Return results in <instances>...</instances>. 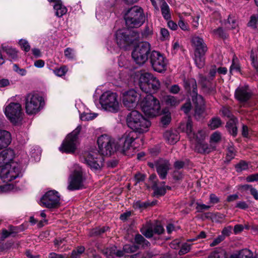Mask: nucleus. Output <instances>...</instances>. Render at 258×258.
I'll use <instances>...</instances> for the list:
<instances>
[{
    "label": "nucleus",
    "instance_id": "nucleus-1",
    "mask_svg": "<svg viewBox=\"0 0 258 258\" xmlns=\"http://www.w3.org/2000/svg\"><path fill=\"white\" fill-rule=\"evenodd\" d=\"M99 151L92 149L84 155L85 163L94 171L100 170L103 164V156H110L116 151V143L107 135L100 136L97 140Z\"/></svg>",
    "mask_w": 258,
    "mask_h": 258
},
{
    "label": "nucleus",
    "instance_id": "nucleus-51",
    "mask_svg": "<svg viewBox=\"0 0 258 258\" xmlns=\"http://www.w3.org/2000/svg\"><path fill=\"white\" fill-rule=\"evenodd\" d=\"M209 258H228L224 252L215 251L210 253Z\"/></svg>",
    "mask_w": 258,
    "mask_h": 258
},
{
    "label": "nucleus",
    "instance_id": "nucleus-4",
    "mask_svg": "<svg viewBox=\"0 0 258 258\" xmlns=\"http://www.w3.org/2000/svg\"><path fill=\"white\" fill-rule=\"evenodd\" d=\"M139 106L143 112L150 117H155L160 114L161 106L159 101L151 94H146L140 100Z\"/></svg>",
    "mask_w": 258,
    "mask_h": 258
},
{
    "label": "nucleus",
    "instance_id": "nucleus-3",
    "mask_svg": "<svg viewBox=\"0 0 258 258\" xmlns=\"http://www.w3.org/2000/svg\"><path fill=\"white\" fill-rule=\"evenodd\" d=\"M126 121L127 126L133 130V132L140 134L148 132L151 124L149 119L135 110L127 114Z\"/></svg>",
    "mask_w": 258,
    "mask_h": 258
},
{
    "label": "nucleus",
    "instance_id": "nucleus-27",
    "mask_svg": "<svg viewBox=\"0 0 258 258\" xmlns=\"http://www.w3.org/2000/svg\"><path fill=\"white\" fill-rule=\"evenodd\" d=\"M55 15L58 17H61L67 12V8L62 4L61 0H57L56 3L53 5Z\"/></svg>",
    "mask_w": 258,
    "mask_h": 258
},
{
    "label": "nucleus",
    "instance_id": "nucleus-12",
    "mask_svg": "<svg viewBox=\"0 0 258 258\" xmlns=\"http://www.w3.org/2000/svg\"><path fill=\"white\" fill-rule=\"evenodd\" d=\"M151 45L149 42L139 43L132 51V57L137 64L142 65L148 60Z\"/></svg>",
    "mask_w": 258,
    "mask_h": 258
},
{
    "label": "nucleus",
    "instance_id": "nucleus-56",
    "mask_svg": "<svg viewBox=\"0 0 258 258\" xmlns=\"http://www.w3.org/2000/svg\"><path fill=\"white\" fill-rule=\"evenodd\" d=\"M196 204V209L198 212H202L204 210H209L211 207L210 205H206L199 203H197Z\"/></svg>",
    "mask_w": 258,
    "mask_h": 258
},
{
    "label": "nucleus",
    "instance_id": "nucleus-15",
    "mask_svg": "<svg viewBox=\"0 0 258 258\" xmlns=\"http://www.w3.org/2000/svg\"><path fill=\"white\" fill-rule=\"evenodd\" d=\"M189 85L192 86V99L195 105V116L197 119H201L204 113L205 102L203 97L198 94L197 83L195 80L190 81Z\"/></svg>",
    "mask_w": 258,
    "mask_h": 258
},
{
    "label": "nucleus",
    "instance_id": "nucleus-7",
    "mask_svg": "<svg viewBox=\"0 0 258 258\" xmlns=\"http://www.w3.org/2000/svg\"><path fill=\"white\" fill-rule=\"evenodd\" d=\"M44 105L43 97L37 93H30L25 97L26 112L29 115L37 113L43 108Z\"/></svg>",
    "mask_w": 258,
    "mask_h": 258
},
{
    "label": "nucleus",
    "instance_id": "nucleus-39",
    "mask_svg": "<svg viewBox=\"0 0 258 258\" xmlns=\"http://www.w3.org/2000/svg\"><path fill=\"white\" fill-rule=\"evenodd\" d=\"M256 51L252 50L250 54L251 63L253 68L258 73V57L256 56Z\"/></svg>",
    "mask_w": 258,
    "mask_h": 258
},
{
    "label": "nucleus",
    "instance_id": "nucleus-53",
    "mask_svg": "<svg viewBox=\"0 0 258 258\" xmlns=\"http://www.w3.org/2000/svg\"><path fill=\"white\" fill-rule=\"evenodd\" d=\"M13 69L15 72L22 76H25L27 74V71L25 69L20 68L17 64H13Z\"/></svg>",
    "mask_w": 258,
    "mask_h": 258
},
{
    "label": "nucleus",
    "instance_id": "nucleus-8",
    "mask_svg": "<svg viewBox=\"0 0 258 258\" xmlns=\"http://www.w3.org/2000/svg\"><path fill=\"white\" fill-rule=\"evenodd\" d=\"M100 103L104 110L112 113L118 112L121 107L117 94L110 91L104 92L102 94L100 98Z\"/></svg>",
    "mask_w": 258,
    "mask_h": 258
},
{
    "label": "nucleus",
    "instance_id": "nucleus-17",
    "mask_svg": "<svg viewBox=\"0 0 258 258\" xmlns=\"http://www.w3.org/2000/svg\"><path fill=\"white\" fill-rule=\"evenodd\" d=\"M58 192L55 190L47 191L41 198L40 205L48 209L58 208L60 205Z\"/></svg>",
    "mask_w": 258,
    "mask_h": 258
},
{
    "label": "nucleus",
    "instance_id": "nucleus-50",
    "mask_svg": "<svg viewBox=\"0 0 258 258\" xmlns=\"http://www.w3.org/2000/svg\"><path fill=\"white\" fill-rule=\"evenodd\" d=\"M235 150L233 147H230L228 149L227 153L226 154V160L228 162L231 161L232 159H233L235 157Z\"/></svg>",
    "mask_w": 258,
    "mask_h": 258
},
{
    "label": "nucleus",
    "instance_id": "nucleus-62",
    "mask_svg": "<svg viewBox=\"0 0 258 258\" xmlns=\"http://www.w3.org/2000/svg\"><path fill=\"white\" fill-rule=\"evenodd\" d=\"M181 241L179 239H175L173 240L170 244V246L173 249H177L180 247Z\"/></svg>",
    "mask_w": 258,
    "mask_h": 258
},
{
    "label": "nucleus",
    "instance_id": "nucleus-35",
    "mask_svg": "<svg viewBox=\"0 0 258 258\" xmlns=\"http://www.w3.org/2000/svg\"><path fill=\"white\" fill-rule=\"evenodd\" d=\"M2 49L7 53L10 60H15L17 58L18 52L16 49L2 46Z\"/></svg>",
    "mask_w": 258,
    "mask_h": 258
},
{
    "label": "nucleus",
    "instance_id": "nucleus-52",
    "mask_svg": "<svg viewBox=\"0 0 258 258\" xmlns=\"http://www.w3.org/2000/svg\"><path fill=\"white\" fill-rule=\"evenodd\" d=\"M153 34V30L152 27L148 26H146L142 33L143 38H147Z\"/></svg>",
    "mask_w": 258,
    "mask_h": 258
},
{
    "label": "nucleus",
    "instance_id": "nucleus-64",
    "mask_svg": "<svg viewBox=\"0 0 258 258\" xmlns=\"http://www.w3.org/2000/svg\"><path fill=\"white\" fill-rule=\"evenodd\" d=\"M48 258H68L66 254H57L55 252H51L49 254Z\"/></svg>",
    "mask_w": 258,
    "mask_h": 258
},
{
    "label": "nucleus",
    "instance_id": "nucleus-6",
    "mask_svg": "<svg viewBox=\"0 0 258 258\" xmlns=\"http://www.w3.org/2000/svg\"><path fill=\"white\" fill-rule=\"evenodd\" d=\"M191 44L195 50V62L199 68L201 69L205 65V56L208 47L203 39L197 36L192 38Z\"/></svg>",
    "mask_w": 258,
    "mask_h": 258
},
{
    "label": "nucleus",
    "instance_id": "nucleus-60",
    "mask_svg": "<svg viewBox=\"0 0 258 258\" xmlns=\"http://www.w3.org/2000/svg\"><path fill=\"white\" fill-rule=\"evenodd\" d=\"M191 105L190 101L185 103L181 107V110L186 114H187L191 110Z\"/></svg>",
    "mask_w": 258,
    "mask_h": 258
},
{
    "label": "nucleus",
    "instance_id": "nucleus-29",
    "mask_svg": "<svg viewBox=\"0 0 258 258\" xmlns=\"http://www.w3.org/2000/svg\"><path fill=\"white\" fill-rule=\"evenodd\" d=\"M116 247L114 246H111L110 248H107L104 251V253L108 258H111V257H113L114 255H115L117 257L122 256L124 252L123 250H118L116 251Z\"/></svg>",
    "mask_w": 258,
    "mask_h": 258
},
{
    "label": "nucleus",
    "instance_id": "nucleus-16",
    "mask_svg": "<svg viewBox=\"0 0 258 258\" xmlns=\"http://www.w3.org/2000/svg\"><path fill=\"white\" fill-rule=\"evenodd\" d=\"M4 112L7 118L13 124L17 123L21 120L22 107L18 102L6 104Z\"/></svg>",
    "mask_w": 258,
    "mask_h": 258
},
{
    "label": "nucleus",
    "instance_id": "nucleus-61",
    "mask_svg": "<svg viewBox=\"0 0 258 258\" xmlns=\"http://www.w3.org/2000/svg\"><path fill=\"white\" fill-rule=\"evenodd\" d=\"M246 180L248 182L258 181V173L250 174L246 177Z\"/></svg>",
    "mask_w": 258,
    "mask_h": 258
},
{
    "label": "nucleus",
    "instance_id": "nucleus-22",
    "mask_svg": "<svg viewBox=\"0 0 258 258\" xmlns=\"http://www.w3.org/2000/svg\"><path fill=\"white\" fill-rule=\"evenodd\" d=\"M15 154L13 150L10 148L4 150L0 153V168L3 169L10 166L14 163L13 160Z\"/></svg>",
    "mask_w": 258,
    "mask_h": 258
},
{
    "label": "nucleus",
    "instance_id": "nucleus-34",
    "mask_svg": "<svg viewBox=\"0 0 258 258\" xmlns=\"http://www.w3.org/2000/svg\"><path fill=\"white\" fill-rule=\"evenodd\" d=\"M161 10L164 18L168 20L171 18L169 7L164 0H161Z\"/></svg>",
    "mask_w": 258,
    "mask_h": 258
},
{
    "label": "nucleus",
    "instance_id": "nucleus-43",
    "mask_svg": "<svg viewBox=\"0 0 258 258\" xmlns=\"http://www.w3.org/2000/svg\"><path fill=\"white\" fill-rule=\"evenodd\" d=\"M108 229V227H102L96 228L93 229L92 230V231L90 233V235L91 236H99V235H101L102 233H104Z\"/></svg>",
    "mask_w": 258,
    "mask_h": 258
},
{
    "label": "nucleus",
    "instance_id": "nucleus-33",
    "mask_svg": "<svg viewBox=\"0 0 258 258\" xmlns=\"http://www.w3.org/2000/svg\"><path fill=\"white\" fill-rule=\"evenodd\" d=\"M141 231L142 233L147 238H150L153 236L154 232L152 227V224L148 223L143 226Z\"/></svg>",
    "mask_w": 258,
    "mask_h": 258
},
{
    "label": "nucleus",
    "instance_id": "nucleus-2",
    "mask_svg": "<svg viewBox=\"0 0 258 258\" xmlns=\"http://www.w3.org/2000/svg\"><path fill=\"white\" fill-rule=\"evenodd\" d=\"M22 176L21 165L13 163L10 166L3 168L0 171V194L10 191L14 189V185L9 182Z\"/></svg>",
    "mask_w": 258,
    "mask_h": 258
},
{
    "label": "nucleus",
    "instance_id": "nucleus-49",
    "mask_svg": "<svg viewBox=\"0 0 258 258\" xmlns=\"http://www.w3.org/2000/svg\"><path fill=\"white\" fill-rule=\"evenodd\" d=\"M67 71L68 69L67 67L64 66L53 70L54 73L58 77H62L64 76Z\"/></svg>",
    "mask_w": 258,
    "mask_h": 258
},
{
    "label": "nucleus",
    "instance_id": "nucleus-31",
    "mask_svg": "<svg viewBox=\"0 0 258 258\" xmlns=\"http://www.w3.org/2000/svg\"><path fill=\"white\" fill-rule=\"evenodd\" d=\"M165 104L170 106H176L180 103V100L175 96L166 95L163 97Z\"/></svg>",
    "mask_w": 258,
    "mask_h": 258
},
{
    "label": "nucleus",
    "instance_id": "nucleus-55",
    "mask_svg": "<svg viewBox=\"0 0 258 258\" xmlns=\"http://www.w3.org/2000/svg\"><path fill=\"white\" fill-rule=\"evenodd\" d=\"M209 200H210L209 202V204H211V206H212L213 205H214L216 204L219 203V202H220V200H219V198L214 194H210V197H209Z\"/></svg>",
    "mask_w": 258,
    "mask_h": 258
},
{
    "label": "nucleus",
    "instance_id": "nucleus-48",
    "mask_svg": "<svg viewBox=\"0 0 258 258\" xmlns=\"http://www.w3.org/2000/svg\"><path fill=\"white\" fill-rule=\"evenodd\" d=\"M19 44L21 48L25 52H28L30 50V45L27 40L21 39L19 40Z\"/></svg>",
    "mask_w": 258,
    "mask_h": 258
},
{
    "label": "nucleus",
    "instance_id": "nucleus-20",
    "mask_svg": "<svg viewBox=\"0 0 258 258\" xmlns=\"http://www.w3.org/2000/svg\"><path fill=\"white\" fill-rule=\"evenodd\" d=\"M180 130L186 133L189 139L194 142L195 144L198 142V138L200 139V133L202 132L204 135V140H205L206 134L204 130H199L197 133H195L192 130V122L190 118H188L187 122L184 123H181L179 126Z\"/></svg>",
    "mask_w": 258,
    "mask_h": 258
},
{
    "label": "nucleus",
    "instance_id": "nucleus-21",
    "mask_svg": "<svg viewBox=\"0 0 258 258\" xmlns=\"http://www.w3.org/2000/svg\"><path fill=\"white\" fill-rule=\"evenodd\" d=\"M234 96L240 103H245L251 98L252 92L248 86H239L235 90Z\"/></svg>",
    "mask_w": 258,
    "mask_h": 258
},
{
    "label": "nucleus",
    "instance_id": "nucleus-9",
    "mask_svg": "<svg viewBox=\"0 0 258 258\" xmlns=\"http://www.w3.org/2000/svg\"><path fill=\"white\" fill-rule=\"evenodd\" d=\"M85 180L82 168L78 165H75L68 178V189L75 190L83 188Z\"/></svg>",
    "mask_w": 258,
    "mask_h": 258
},
{
    "label": "nucleus",
    "instance_id": "nucleus-26",
    "mask_svg": "<svg viewBox=\"0 0 258 258\" xmlns=\"http://www.w3.org/2000/svg\"><path fill=\"white\" fill-rule=\"evenodd\" d=\"M200 82L203 91L206 93H213L215 92V86L206 77L200 75Z\"/></svg>",
    "mask_w": 258,
    "mask_h": 258
},
{
    "label": "nucleus",
    "instance_id": "nucleus-30",
    "mask_svg": "<svg viewBox=\"0 0 258 258\" xmlns=\"http://www.w3.org/2000/svg\"><path fill=\"white\" fill-rule=\"evenodd\" d=\"M152 188L154 190V196L157 197L164 195L166 191V189L164 185L159 186L158 183L155 181L152 185Z\"/></svg>",
    "mask_w": 258,
    "mask_h": 258
},
{
    "label": "nucleus",
    "instance_id": "nucleus-14",
    "mask_svg": "<svg viewBox=\"0 0 258 258\" xmlns=\"http://www.w3.org/2000/svg\"><path fill=\"white\" fill-rule=\"evenodd\" d=\"M115 36L118 46L120 48H123L138 39L139 37V34L135 31L120 29L116 31Z\"/></svg>",
    "mask_w": 258,
    "mask_h": 258
},
{
    "label": "nucleus",
    "instance_id": "nucleus-28",
    "mask_svg": "<svg viewBox=\"0 0 258 258\" xmlns=\"http://www.w3.org/2000/svg\"><path fill=\"white\" fill-rule=\"evenodd\" d=\"M164 137L170 144H174L179 140V136L176 132L166 131L164 134Z\"/></svg>",
    "mask_w": 258,
    "mask_h": 258
},
{
    "label": "nucleus",
    "instance_id": "nucleus-57",
    "mask_svg": "<svg viewBox=\"0 0 258 258\" xmlns=\"http://www.w3.org/2000/svg\"><path fill=\"white\" fill-rule=\"evenodd\" d=\"M228 23L230 25V26H228V27L231 29H236L237 26L236 19L231 16H229L228 18Z\"/></svg>",
    "mask_w": 258,
    "mask_h": 258
},
{
    "label": "nucleus",
    "instance_id": "nucleus-13",
    "mask_svg": "<svg viewBox=\"0 0 258 258\" xmlns=\"http://www.w3.org/2000/svg\"><path fill=\"white\" fill-rule=\"evenodd\" d=\"M81 130V126H78L71 133L69 134L59 148L62 152L73 153L79 144L78 135Z\"/></svg>",
    "mask_w": 258,
    "mask_h": 258
},
{
    "label": "nucleus",
    "instance_id": "nucleus-32",
    "mask_svg": "<svg viewBox=\"0 0 258 258\" xmlns=\"http://www.w3.org/2000/svg\"><path fill=\"white\" fill-rule=\"evenodd\" d=\"M195 240V239H188L186 242H182L180 245V249L179 251L180 255L184 254L189 251L191 244L190 242Z\"/></svg>",
    "mask_w": 258,
    "mask_h": 258
},
{
    "label": "nucleus",
    "instance_id": "nucleus-44",
    "mask_svg": "<svg viewBox=\"0 0 258 258\" xmlns=\"http://www.w3.org/2000/svg\"><path fill=\"white\" fill-rule=\"evenodd\" d=\"M85 248L83 246L78 247L74 249L71 254L72 258H79L81 255L84 252Z\"/></svg>",
    "mask_w": 258,
    "mask_h": 258
},
{
    "label": "nucleus",
    "instance_id": "nucleus-10",
    "mask_svg": "<svg viewBox=\"0 0 258 258\" xmlns=\"http://www.w3.org/2000/svg\"><path fill=\"white\" fill-rule=\"evenodd\" d=\"M139 86L141 89L146 93L151 94L157 91L160 87L159 80L149 73H143L139 79Z\"/></svg>",
    "mask_w": 258,
    "mask_h": 258
},
{
    "label": "nucleus",
    "instance_id": "nucleus-36",
    "mask_svg": "<svg viewBox=\"0 0 258 258\" xmlns=\"http://www.w3.org/2000/svg\"><path fill=\"white\" fill-rule=\"evenodd\" d=\"M156 201L150 202L149 201L142 202L140 201H137L134 203V206L135 208L144 209L150 206H153L156 204Z\"/></svg>",
    "mask_w": 258,
    "mask_h": 258
},
{
    "label": "nucleus",
    "instance_id": "nucleus-59",
    "mask_svg": "<svg viewBox=\"0 0 258 258\" xmlns=\"http://www.w3.org/2000/svg\"><path fill=\"white\" fill-rule=\"evenodd\" d=\"M225 238V236L223 235H219L217 238H215L213 242L210 243V245L211 247L215 246L219 244L222 242Z\"/></svg>",
    "mask_w": 258,
    "mask_h": 258
},
{
    "label": "nucleus",
    "instance_id": "nucleus-18",
    "mask_svg": "<svg viewBox=\"0 0 258 258\" xmlns=\"http://www.w3.org/2000/svg\"><path fill=\"white\" fill-rule=\"evenodd\" d=\"M141 95L135 90L130 89L122 93V101L123 105L128 109L135 108L139 106V100Z\"/></svg>",
    "mask_w": 258,
    "mask_h": 258
},
{
    "label": "nucleus",
    "instance_id": "nucleus-42",
    "mask_svg": "<svg viewBox=\"0 0 258 258\" xmlns=\"http://www.w3.org/2000/svg\"><path fill=\"white\" fill-rule=\"evenodd\" d=\"M64 54L66 57L70 60L75 59V51L71 48L68 47L64 49Z\"/></svg>",
    "mask_w": 258,
    "mask_h": 258
},
{
    "label": "nucleus",
    "instance_id": "nucleus-24",
    "mask_svg": "<svg viewBox=\"0 0 258 258\" xmlns=\"http://www.w3.org/2000/svg\"><path fill=\"white\" fill-rule=\"evenodd\" d=\"M200 139L198 138V142L196 143L195 150L200 153H208L211 151L208 144L205 142L204 135L202 132L200 133Z\"/></svg>",
    "mask_w": 258,
    "mask_h": 258
},
{
    "label": "nucleus",
    "instance_id": "nucleus-45",
    "mask_svg": "<svg viewBox=\"0 0 258 258\" xmlns=\"http://www.w3.org/2000/svg\"><path fill=\"white\" fill-rule=\"evenodd\" d=\"M138 248L137 245L125 244L123 246V251L124 253H133L136 252Z\"/></svg>",
    "mask_w": 258,
    "mask_h": 258
},
{
    "label": "nucleus",
    "instance_id": "nucleus-23",
    "mask_svg": "<svg viewBox=\"0 0 258 258\" xmlns=\"http://www.w3.org/2000/svg\"><path fill=\"white\" fill-rule=\"evenodd\" d=\"M155 166L160 177L162 179H165L170 168L169 161L160 159L155 162Z\"/></svg>",
    "mask_w": 258,
    "mask_h": 258
},
{
    "label": "nucleus",
    "instance_id": "nucleus-38",
    "mask_svg": "<svg viewBox=\"0 0 258 258\" xmlns=\"http://www.w3.org/2000/svg\"><path fill=\"white\" fill-rule=\"evenodd\" d=\"M227 126L231 134L234 136L237 134V128L234 120H230L227 123Z\"/></svg>",
    "mask_w": 258,
    "mask_h": 258
},
{
    "label": "nucleus",
    "instance_id": "nucleus-41",
    "mask_svg": "<svg viewBox=\"0 0 258 258\" xmlns=\"http://www.w3.org/2000/svg\"><path fill=\"white\" fill-rule=\"evenodd\" d=\"M221 124V121L220 119L218 117H214L211 120L209 126L212 130H214L219 127Z\"/></svg>",
    "mask_w": 258,
    "mask_h": 258
},
{
    "label": "nucleus",
    "instance_id": "nucleus-5",
    "mask_svg": "<svg viewBox=\"0 0 258 258\" xmlns=\"http://www.w3.org/2000/svg\"><path fill=\"white\" fill-rule=\"evenodd\" d=\"M124 19L126 25L128 28L140 27L145 20L143 10L137 6L132 7L126 13Z\"/></svg>",
    "mask_w": 258,
    "mask_h": 258
},
{
    "label": "nucleus",
    "instance_id": "nucleus-11",
    "mask_svg": "<svg viewBox=\"0 0 258 258\" xmlns=\"http://www.w3.org/2000/svg\"><path fill=\"white\" fill-rule=\"evenodd\" d=\"M136 138L134 132L125 133L119 139L118 142L116 143V151L129 156L135 148L134 147L133 143Z\"/></svg>",
    "mask_w": 258,
    "mask_h": 258
},
{
    "label": "nucleus",
    "instance_id": "nucleus-58",
    "mask_svg": "<svg viewBox=\"0 0 258 258\" xmlns=\"http://www.w3.org/2000/svg\"><path fill=\"white\" fill-rule=\"evenodd\" d=\"M154 234H161L164 231L163 227L160 225L152 224Z\"/></svg>",
    "mask_w": 258,
    "mask_h": 258
},
{
    "label": "nucleus",
    "instance_id": "nucleus-19",
    "mask_svg": "<svg viewBox=\"0 0 258 258\" xmlns=\"http://www.w3.org/2000/svg\"><path fill=\"white\" fill-rule=\"evenodd\" d=\"M150 62L154 70L162 73L166 69L167 59L160 52L153 51L150 54Z\"/></svg>",
    "mask_w": 258,
    "mask_h": 258
},
{
    "label": "nucleus",
    "instance_id": "nucleus-37",
    "mask_svg": "<svg viewBox=\"0 0 258 258\" xmlns=\"http://www.w3.org/2000/svg\"><path fill=\"white\" fill-rule=\"evenodd\" d=\"M135 240L139 247L140 246L145 247L148 246L149 245V242L140 234H137L136 235Z\"/></svg>",
    "mask_w": 258,
    "mask_h": 258
},
{
    "label": "nucleus",
    "instance_id": "nucleus-40",
    "mask_svg": "<svg viewBox=\"0 0 258 258\" xmlns=\"http://www.w3.org/2000/svg\"><path fill=\"white\" fill-rule=\"evenodd\" d=\"M98 115L96 113L85 112L82 113L80 118L82 120H91L96 118Z\"/></svg>",
    "mask_w": 258,
    "mask_h": 258
},
{
    "label": "nucleus",
    "instance_id": "nucleus-25",
    "mask_svg": "<svg viewBox=\"0 0 258 258\" xmlns=\"http://www.w3.org/2000/svg\"><path fill=\"white\" fill-rule=\"evenodd\" d=\"M11 141L10 133L6 130H0V150L8 147Z\"/></svg>",
    "mask_w": 258,
    "mask_h": 258
},
{
    "label": "nucleus",
    "instance_id": "nucleus-54",
    "mask_svg": "<svg viewBox=\"0 0 258 258\" xmlns=\"http://www.w3.org/2000/svg\"><path fill=\"white\" fill-rule=\"evenodd\" d=\"M171 118V115L170 113L166 114L161 117V123L163 125H167L170 122Z\"/></svg>",
    "mask_w": 258,
    "mask_h": 258
},
{
    "label": "nucleus",
    "instance_id": "nucleus-46",
    "mask_svg": "<svg viewBox=\"0 0 258 258\" xmlns=\"http://www.w3.org/2000/svg\"><path fill=\"white\" fill-rule=\"evenodd\" d=\"M221 139V134L220 132H215L210 137V143H217Z\"/></svg>",
    "mask_w": 258,
    "mask_h": 258
},
{
    "label": "nucleus",
    "instance_id": "nucleus-47",
    "mask_svg": "<svg viewBox=\"0 0 258 258\" xmlns=\"http://www.w3.org/2000/svg\"><path fill=\"white\" fill-rule=\"evenodd\" d=\"M237 172H241L248 169V164L244 161H241L235 166Z\"/></svg>",
    "mask_w": 258,
    "mask_h": 258
},
{
    "label": "nucleus",
    "instance_id": "nucleus-63",
    "mask_svg": "<svg viewBox=\"0 0 258 258\" xmlns=\"http://www.w3.org/2000/svg\"><path fill=\"white\" fill-rule=\"evenodd\" d=\"M180 90V88L179 87V86L178 85H172L169 89V92L171 93L174 94H177L178 93H179Z\"/></svg>",
    "mask_w": 258,
    "mask_h": 258
}]
</instances>
